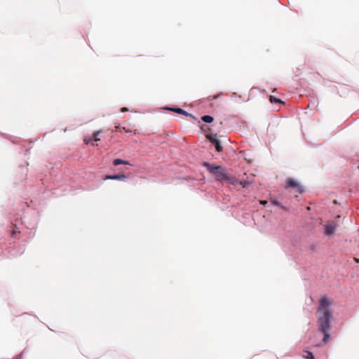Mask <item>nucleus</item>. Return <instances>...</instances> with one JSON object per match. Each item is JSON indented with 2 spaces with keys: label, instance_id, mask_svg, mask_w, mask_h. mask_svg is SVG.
Here are the masks:
<instances>
[{
  "label": "nucleus",
  "instance_id": "f257e3e1",
  "mask_svg": "<svg viewBox=\"0 0 359 359\" xmlns=\"http://www.w3.org/2000/svg\"><path fill=\"white\" fill-rule=\"evenodd\" d=\"M332 301L327 297H323L320 300L319 307L316 311L318 330L323 333V341L326 343L330 338L328 331L330 328V318L332 316L329 306Z\"/></svg>",
  "mask_w": 359,
  "mask_h": 359
},
{
  "label": "nucleus",
  "instance_id": "f03ea898",
  "mask_svg": "<svg viewBox=\"0 0 359 359\" xmlns=\"http://www.w3.org/2000/svg\"><path fill=\"white\" fill-rule=\"evenodd\" d=\"M203 166H205L208 171L214 175L217 180L222 181H226L229 183L233 184L235 183V178L233 177L229 176L226 172L224 168L221 166L215 165L213 164H210L208 162H203Z\"/></svg>",
  "mask_w": 359,
  "mask_h": 359
},
{
  "label": "nucleus",
  "instance_id": "7ed1b4c3",
  "mask_svg": "<svg viewBox=\"0 0 359 359\" xmlns=\"http://www.w3.org/2000/svg\"><path fill=\"white\" fill-rule=\"evenodd\" d=\"M285 188H294L298 193L300 194L304 191L302 186L292 178L287 179Z\"/></svg>",
  "mask_w": 359,
  "mask_h": 359
},
{
  "label": "nucleus",
  "instance_id": "20e7f679",
  "mask_svg": "<svg viewBox=\"0 0 359 359\" xmlns=\"http://www.w3.org/2000/svg\"><path fill=\"white\" fill-rule=\"evenodd\" d=\"M206 137L210 140V142L215 145L216 150L218 152H221L223 150V148L220 144L219 140L217 139V134H209L206 135Z\"/></svg>",
  "mask_w": 359,
  "mask_h": 359
},
{
  "label": "nucleus",
  "instance_id": "39448f33",
  "mask_svg": "<svg viewBox=\"0 0 359 359\" xmlns=\"http://www.w3.org/2000/svg\"><path fill=\"white\" fill-rule=\"evenodd\" d=\"M337 224L335 222L332 221L325 225V233L327 236H330L336 230L337 228Z\"/></svg>",
  "mask_w": 359,
  "mask_h": 359
},
{
  "label": "nucleus",
  "instance_id": "423d86ee",
  "mask_svg": "<svg viewBox=\"0 0 359 359\" xmlns=\"http://www.w3.org/2000/svg\"><path fill=\"white\" fill-rule=\"evenodd\" d=\"M104 180H114L125 181L126 180V176L124 174L106 175L104 177Z\"/></svg>",
  "mask_w": 359,
  "mask_h": 359
},
{
  "label": "nucleus",
  "instance_id": "0eeeda50",
  "mask_svg": "<svg viewBox=\"0 0 359 359\" xmlns=\"http://www.w3.org/2000/svg\"><path fill=\"white\" fill-rule=\"evenodd\" d=\"M113 165L117 166L118 165H130V163L128 161L116 158L114 160Z\"/></svg>",
  "mask_w": 359,
  "mask_h": 359
},
{
  "label": "nucleus",
  "instance_id": "6e6552de",
  "mask_svg": "<svg viewBox=\"0 0 359 359\" xmlns=\"http://www.w3.org/2000/svg\"><path fill=\"white\" fill-rule=\"evenodd\" d=\"M170 110L172 111H174L178 114H184L185 116H189L191 117H193V115L191 114H189L188 112H187L186 111L183 110L182 109H180V108H170Z\"/></svg>",
  "mask_w": 359,
  "mask_h": 359
},
{
  "label": "nucleus",
  "instance_id": "1a4fd4ad",
  "mask_svg": "<svg viewBox=\"0 0 359 359\" xmlns=\"http://www.w3.org/2000/svg\"><path fill=\"white\" fill-rule=\"evenodd\" d=\"M302 356L305 359H314V355L313 353L309 351H304Z\"/></svg>",
  "mask_w": 359,
  "mask_h": 359
},
{
  "label": "nucleus",
  "instance_id": "9d476101",
  "mask_svg": "<svg viewBox=\"0 0 359 359\" xmlns=\"http://www.w3.org/2000/svg\"><path fill=\"white\" fill-rule=\"evenodd\" d=\"M269 100L271 103H281V104L284 103L280 99L276 98L273 95L269 96Z\"/></svg>",
  "mask_w": 359,
  "mask_h": 359
},
{
  "label": "nucleus",
  "instance_id": "9b49d317",
  "mask_svg": "<svg viewBox=\"0 0 359 359\" xmlns=\"http://www.w3.org/2000/svg\"><path fill=\"white\" fill-rule=\"evenodd\" d=\"M201 119L205 123H211L213 121L214 118L211 116L205 115L201 117Z\"/></svg>",
  "mask_w": 359,
  "mask_h": 359
},
{
  "label": "nucleus",
  "instance_id": "f8f14e48",
  "mask_svg": "<svg viewBox=\"0 0 359 359\" xmlns=\"http://www.w3.org/2000/svg\"><path fill=\"white\" fill-rule=\"evenodd\" d=\"M101 131L98 130V131H95L93 133V139L95 142H97V141H100V139L98 137L99 135L100 134Z\"/></svg>",
  "mask_w": 359,
  "mask_h": 359
},
{
  "label": "nucleus",
  "instance_id": "ddd939ff",
  "mask_svg": "<svg viewBox=\"0 0 359 359\" xmlns=\"http://www.w3.org/2000/svg\"><path fill=\"white\" fill-rule=\"evenodd\" d=\"M93 137H86L83 140L85 144H92V145H95L94 143H93Z\"/></svg>",
  "mask_w": 359,
  "mask_h": 359
},
{
  "label": "nucleus",
  "instance_id": "4468645a",
  "mask_svg": "<svg viewBox=\"0 0 359 359\" xmlns=\"http://www.w3.org/2000/svg\"><path fill=\"white\" fill-rule=\"evenodd\" d=\"M16 233H17V231L15 230H13L11 235H12V236H14Z\"/></svg>",
  "mask_w": 359,
  "mask_h": 359
},
{
  "label": "nucleus",
  "instance_id": "2eb2a0df",
  "mask_svg": "<svg viewBox=\"0 0 359 359\" xmlns=\"http://www.w3.org/2000/svg\"><path fill=\"white\" fill-rule=\"evenodd\" d=\"M273 203L274 205H280V204H279V203H278V201H273Z\"/></svg>",
  "mask_w": 359,
  "mask_h": 359
},
{
  "label": "nucleus",
  "instance_id": "dca6fc26",
  "mask_svg": "<svg viewBox=\"0 0 359 359\" xmlns=\"http://www.w3.org/2000/svg\"><path fill=\"white\" fill-rule=\"evenodd\" d=\"M261 203L263 204V205H266L267 203V201H262Z\"/></svg>",
  "mask_w": 359,
  "mask_h": 359
},
{
  "label": "nucleus",
  "instance_id": "f3484780",
  "mask_svg": "<svg viewBox=\"0 0 359 359\" xmlns=\"http://www.w3.org/2000/svg\"><path fill=\"white\" fill-rule=\"evenodd\" d=\"M128 111V109L126 107H123L121 109V111Z\"/></svg>",
  "mask_w": 359,
  "mask_h": 359
},
{
  "label": "nucleus",
  "instance_id": "a211bd4d",
  "mask_svg": "<svg viewBox=\"0 0 359 359\" xmlns=\"http://www.w3.org/2000/svg\"><path fill=\"white\" fill-rule=\"evenodd\" d=\"M241 184L243 187H245V182H241Z\"/></svg>",
  "mask_w": 359,
  "mask_h": 359
},
{
  "label": "nucleus",
  "instance_id": "6ab92c4d",
  "mask_svg": "<svg viewBox=\"0 0 359 359\" xmlns=\"http://www.w3.org/2000/svg\"><path fill=\"white\" fill-rule=\"evenodd\" d=\"M116 130H118L120 128V126H116Z\"/></svg>",
  "mask_w": 359,
  "mask_h": 359
},
{
  "label": "nucleus",
  "instance_id": "aec40b11",
  "mask_svg": "<svg viewBox=\"0 0 359 359\" xmlns=\"http://www.w3.org/2000/svg\"><path fill=\"white\" fill-rule=\"evenodd\" d=\"M357 262H359V259H355Z\"/></svg>",
  "mask_w": 359,
  "mask_h": 359
},
{
  "label": "nucleus",
  "instance_id": "412c9836",
  "mask_svg": "<svg viewBox=\"0 0 359 359\" xmlns=\"http://www.w3.org/2000/svg\"><path fill=\"white\" fill-rule=\"evenodd\" d=\"M123 130H125L126 132H129V130H126V128H123Z\"/></svg>",
  "mask_w": 359,
  "mask_h": 359
}]
</instances>
